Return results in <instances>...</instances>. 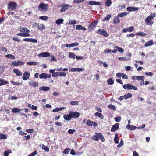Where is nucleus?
<instances>
[{
    "label": "nucleus",
    "instance_id": "nucleus-1",
    "mask_svg": "<svg viewBox=\"0 0 156 156\" xmlns=\"http://www.w3.org/2000/svg\"><path fill=\"white\" fill-rule=\"evenodd\" d=\"M38 9L41 11L45 12L48 9V5L46 4L41 3L38 6Z\"/></svg>",
    "mask_w": 156,
    "mask_h": 156
},
{
    "label": "nucleus",
    "instance_id": "nucleus-2",
    "mask_svg": "<svg viewBox=\"0 0 156 156\" xmlns=\"http://www.w3.org/2000/svg\"><path fill=\"white\" fill-rule=\"evenodd\" d=\"M33 27H35L38 29L42 30L45 29V25L43 24H39L37 23H35L32 24Z\"/></svg>",
    "mask_w": 156,
    "mask_h": 156
},
{
    "label": "nucleus",
    "instance_id": "nucleus-3",
    "mask_svg": "<svg viewBox=\"0 0 156 156\" xmlns=\"http://www.w3.org/2000/svg\"><path fill=\"white\" fill-rule=\"evenodd\" d=\"M98 23V21L97 20H95L92 22L88 27V30L90 32L92 31L93 28L96 26Z\"/></svg>",
    "mask_w": 156,
    "mask_h": 156
},
{
    "label": "nucleus",
    "instance_id": "nucleus-4",
    "mask_svg": "<svg viewBox=\"0 0 156 156\" xmlns=\"http://www.w3.org/2000/svg\"><path fill=\"white\" fill-rule=\"evenodd\" d=\"M8 7L9 9H15L17 7V4L14 2H11L8 4Z\"/></svg>",
    "mask_w": 156,
    "mask_h": 156
},
{
    "label": "nucleus",
    "instance_id": "nucleus-5",
    "mask_svg": "<svg viewBox=\"0 0 156 156\" xmlns=\"http://www.w3.org/2000/svg\"><path fill=\"white\" fill-rule=\"evenodd\" d=\"M69 113L71 118H77L80 116V113L78 112L70 111Z\"/></svg>",
    "mask_w": 156,
    "mask_h": 156
},
{
    "label": "nucleus",
    "instance_id": "nucleus-6",
    "mask_svg": "<svg viewBox=\"0 0 156 156\" xmlns=\"http://www.w3.org/2000/svg\"><path fill=\"white\" fill-rule=\"evenodd\" d=\"M86 124L87 125L90 126H98L97 123L92 121L90 120L87 121Z\"/></svg>",
    "mask_w": 156,
    "mask_h": 156
},
{
    "label": "nucleus",
    "instance_id": "nucleus-7",
    "mask_svg": "<svg viewBox=\"0 0 156 156\" xmlns=\"http://www.w3.org/2000/svg\"><path fill=\"white\" fill-rule=\"evenodd\" d=\"M98 33L100 34H101L105 37H108L109 36L108 34H107V32L104 30H101L99 29L98 30Z\"/></svg>",
    "mask_w": 156,
    "mask_h": 156
},
{
    "label": "nucleus",
    "instance_id": "nucleus-8",
    "mask_svg": "<svg viewBox=\"0 0 156 156\" xmlns=\"http://www.w3.org/2000/svg\"><path fill=\"white\" fill-rule=\"evenodd\" d=\"M24 63L20 61H14L12 63V65L13 66L23 65Z\"/></svg>",
    "mask_w": 156,
    "mask_h": 156
},
{
    "label": "nucleus",
    "instance_id": "nucleus-9",
    "mask_svg": "<svg viewBox=\"0 0 156 156\" xmlns=\"http://www.w3.org/2000/svg\"><path fill=\"white\" fill-rule=\"evenodd\" d=\"M30 76V73L27 72H25L23 74V76H22V79L23 80H26L28 79Z\"/></svg>",
    "mask_w": 156,
    "mask_h": 156
},
{
    "label": "nucleus",
    "instance_id": "nucleus-10",
    "mask_svg": "<svg viewBox=\"0 0 156 156\" xmlns=\"http://www.w3.org/2000/svg\"><path fill=\"white\" fill-rule=\"evenodd\" d=\"M156 14L155 13H151L150 15L147 17L145 19V21H151L154 19V17L155 16Z\"/></svg>",
    "mask_w": 156,
    "mask_h": 156
},
{
    "label": "nucleus",
    "instance_id": "nucleus-11",
    "mask_svg": "<svg viewBox=\"0 0 156 156\" xmlns=\"http://www.w3.org/2000/svg\"><path fill=\"white\" fill-rule=\"evenodd\" d=\"M50 56V53L47 52H42L38 54L39 56L43 57H47Z\"/></svg>",
    "mask_w": 156,
    "mask_h": 156
},
{
    "label": "nucleus",
    "instance_id": "nucleus-12",
    "mask_svg": "<svg viewBox=\"0 0 156 156\" xmlns=\"http://www.w3.org/2000/svg\"><path fill=\"white\" fill-rule=\"evenodd\" d=\"M38 83L34 81L33 80H31L29 83V85L30 87H37L38 86Z\"/></svg>",
    "mask_w": 156,
    "mask_h": 156
},
{
    "label": "nucleus",
    "instance_id": "nucleus-13",
    "mask_svg": "<svg viewBox=\"0 0 156 156\" xmlns=\"http://www.w3.org/2000/svg\"><path fill=\"white\" fill-rule=\"evenodd\" d=\"M69 7H71V5L67 4H65L61 9V12H64L69 8Z\"/></svg>",
    "mask_w": 156,
    "mask_h": 156
},
{
    "label": "nucleus",
    "instance_id": "nucleus-14",
    "mask_svg": "<svg viewBox=\"0 0 156 156\" xmlns=\"http://www.w3.org/2000/svg\"><path fill=\"white\" fill-rule=\"evenodd\" d=\"M19 29L20 32H26V33H28L30 31L28 29L24 27H20Z\"/></svg>",
    "mask_w": 156,
    "mask_h": 156
},
{
    "label": "nucleus",
    "instance_id": "nucleus-15",
    "mask_svg": "<svg viewBox=\"0 0 156 156\" xmlns=\"http://www.w3.org/2000/svg\"><path fill=\"white\" fill-rule=\"evenodd\" d=\"M139 8L137 7H127L126 9L127 11L132 12L133 11H136L138 10Z\"/></svg>",
    "mask_w": 156,
    "mask_h": 156
},
{
    "label": "nucleus",
    "instance_id": "nucleus-16",
    "mask_svg": "<svg viewBox=\"0 0 156 156\" xmlns=\"http://www.w3.org/2000/svg\"><path fill=\"white\" fill-rule=\"evenodd\" d=\"M13 72L18 76H20L22 75V73L21 71L17 69H13Z\"/></svg>",
    "mask_w": 156,
    "mask_h": 156
},
{
    "label": "nucleus",
    "instance_id": "nucleus-17",
    "mask_svg": "<svg viewBox=\"0 0 156 156\" xmlns=\"http://www.w3.org/2000/svg\"><path fill=\"white\" fill-rule=\"evenodd\" d=\"M119 124L118 123L115 124L112 127L111 130L112 131L114 132L116 131L119 128Z\"/></svg>",
    "mask_w": 156,
    "mask_h": 156
},
{
    "label": "nucleus",
    "instance_id": "nucleus-18",
    "mask_svg": "<svg viewBox=\"0 0 156 156\" xmlns=\"http://www.w3.org/2000/svg\"><path fill=\"white\" fill-rule=\"evenodd\" d=\"M101 136V134L100 133H96L95 135L93 136L94 140L96 141H98L99 139V138Z\"/></svg>",
    "mask_w": 156,
    "mask_h": 156
},
{
    "label": "nucleus",
    "instance_id": "nucleus-19",
    "mask_svg": "<svg viewBox=\"0 0 156 156\" xmlns=\"http://www.w3.org/2000/svg\"><path fill=\"white\" fill-rule=\"evenodd\" d=\"M17 35L24 37H28L30 35V34L29 33H20L17 34Z\"/></svg>",
    "mask_w": 156,
    "mask_h": 156
},
{
    "label": "nucleus",
    "instance_id": "nucleus-20",
    "mask_svg": "<svg viewBox=\"0 0 156 156\" xmlns=\"http://www.w3.org/2000/svg\"><path fill=\"white\" fill-rule=\"evenodd\" d=\"M76 29L79 30L85 31L86 30V29L84 27L80 25H77L76 26Z\"/></svg>",
    "mask_w": 156,
    "mask_h": 156
},
{
    "label": "nucleus",
    "instance_id": "nucleus-21",
    "mask_svg": "<svg viewBox=\"0 0 156 156\" xmlns=\"http://www.w3.org/2000/svg\"><path fill=\"white\" fill-rule=\"evenodd\" d=\"M154 42L153 40H151L150 41L147 42L145 44L144 46L145 47H148L154 44Z\"/></svg>",
    "mask_w": 156,
    "mask_h": 156
},
{
    "label": "nucleus",
    "instance_id": "nucleus-22",
    "mask_svg": "<svg viewBox=\"0 0 156 156\" xmlns=\"http://www.w3.org/2000/svg\"><path fill=\"white\" fill-rule=\"evenodd\" d=\"M89 4L91 5H100V2H97L93 1H90L89 2Z\"/></svg>",
    "mask_w": 156,
    "mask_h": 156
},
{
    "label": "nucleus",
    "instance_id": "nucleus-23",
    "mask_svg": "<svg viewBox=\"0 0 156 156\" xmlns=\"http://www.w3.org/2000/svg\"><path fill=\"white\" fill-rule=\"evenodd\" d=\"M126 128L130 130H134L137 128L136 126L128 124L126 125Z\"/></svg>",
    "mask_w": 156,
    "mask_h": 156
},
{
    "label": "nucleus",
    "instance_id": "nucleus-24",
    "mask_svg": "<svg viewBox=\"0 0 156 156\" xmlns=\"http://www.w3.org/2000/svg\"><path fill=\"white\" fill-rule=\"evenodd\" d=\"M49 89L50 88L48 87L44 86L40 87L39 89V90L40 91L43 90L46 91H48Z\"/></svg>",
    "mask_w": 156,
    "mask_h": 156
},
{
    "label": "nucleus",
    "instance_id": "nucleus-25",
    "mask_svg": "<svg viewBox=\"0 0 156 156\" xmlns=\"http://www.w3.org/2000/svg\"><path fill=\"white\" fill-rule=\"evenodd\" d=\"M8 83V81L4 80L3 79L0 78V86L7 84Z\"/></svg>",
    "mask_w": 156,
    "mask_h": 156
},
{
    "label": "nucleus",
    "instance_id": "nucleus-26",
    "mask_svg": "<svg viewBox=\"0 0 156 156\" xmlns=\"http://www.w3.org/2000/svg\"><path fill=\"white\" fill-rule=\"evenodd\" d=\"M63 118L65 120L67 121H69L71 119V115H70L69 113V115L65 114L63 116Z\"/></svg>",
    "mask_w": 156,
    "mask_h": 156
},
{
    "label": "nucleus",
    "instance_id": "nucleus-27",
    "mask_svg": "<svg viewBox=\"0 0 156 156\" xmlns=\"http://www.w3.org/2000/svg\"><path fill=\"white\" fill-rule=\"evenodd\" d=\"M119 17H118V16L114 17L113 19V22L114 24H116L120 21V20Z\"/></svg>",
    "mask_w": 156,
    "mask_h": 156
},
{
    "label": "nucleus",
    "instance_id": "nucleus-28",
    "mask_svg": "<svg viewBox=\"0 0 156 156\" xmlns=\"http://www.w3.org/2000/svg\"><path fill=\"white\" fill-rule=\"evenodd\" d=\"M129 14V12H124L121 13H119L118 15V17H122L124 16H125Z\"/></svg>",
    "mask_w": 156,
    "mask_h": 156
},
{
    "label": "nucleus",
    "instance_id": "nucleus-29",
    "mask_svg": "<svg viewBox=\"0 0 156 156\" xmlns=\"http://www.w3.org/2000/svg\"><path fill=\"white\" fill-rule=\"evenodd\" d=\"M118 59L122 61H127L130 60L131 58L129 57H119Z\"/></svg>",
    "mask_w": 156,
    "mask_h": 156
},
{
    "label": "nucleus",
    "instance_id": "nucleus-30",
    "mask_svg": "<svg viewBox=\"0 0 156 156\" xmlns=\"http://www.w3.org/2000/svg\"><path fill=\"white\" fill-rule=\"evenodd\" d=\"M27 64L30 66L37 65L39 64V62H28Z\"/></svg>",
    "mask_w": 156,
    "mask_h": 156
},
{
    "label": "nucleus",
    "instance_id": "nucleus-31",
    "mask_svg": "<svg viewBox=\"0 0 156 156\" xmlns=\"http://www.w3.org/2000/svg\"><path fill=\"white\" fill-rule=\"evenodd\" d=\"M95 115L97 117H98L102 119H104L103 115L100 113L98 112H96L95 113Z\"/></svg>",
    "mask_w": 156,
    "mask_h": 156
},
{
    "label": "nucleus",
    "instance_id": "nucleus-32",
    "mask_svg": "<svg viewBox=\"0 0 156 156\" xmlns=\"http://www.w3.org/2000/svg\"><path fill=\"white\" fill-rule=\"evenodd\" d=\"M41 79H46L47 78V74L45 73H42L39 75Z\"/></svg>",
    "mask_w": 156,
    "mask_h": 156
},
{
    "label": "nucleus",
    "instance_id": "nucleus-33",
    "mask_svg": "<svg viewBox=\"0 0 156 156\" xmlns=\"http://www.w3.org/2000/svg\"><path fill=\"white\" fill-rule=\"evenodd\" d=\"M64 20L62 19H59L56 21V23L59 25L62 24Z\"/></svg>",
    "mask_w": 156,
    "mask_h": 156
},
{
    "label": "nucleus",
    "instance_id": "nucleus-34",
    "mask_svg": "<svg viewBox=\"0 0 156 156\" xmlns=\"http://www.w3.org/2000/svg\"><path fill=\"white\" fill-rule=\"evenodd\" d=\"M132 94L131 93H128L124 95V99L126 100L130 98L132 96Z\"/></svg>",
    "mask_w": 156,
    "mask_h": 156
},
{
    "label": "nucleus",
    "instance_id": "nucleus-35",
    "mask_svg": "<svg viewBox=\"0 0 156 156\" xmlns=\"http://www.w3.org/2000/svg\"><path fill=\"white\" fill-rule=\"evenodd\" d=\"M22 110V109H18L16 108H13L12 110V112L14 113H18Z\"/></svg>",
    "mask_w": 156,
    "mask_h": 156
},
{
    "label": "nucleus",
    "instance_id": "nucleus-36",
    "mask_svg": "<svg viewBox=\"0 0 156 156\" xmlns=\"http://www.w3.org/2000/svg\"><path fill=\"white\" fill-rule=\"evenodd\" d=\"M12 152L11 150H9L5 151L4 152V156H8V154Z\"/></svg>",
    "mask_w": 156,
    "mask_h": 156
},
{
    "label": "nucleus",
    "instance_id": "nucleus-37",
    "mask_svg": "<svg viewBox=\"0 0 156 156\" xmlns=\"http://www.w3.org/2000/svg\"><path fill=\"white\" fill-rule=\"evenodd\" d=\"M68 70V68H64L63 69L62 68H57L56 70L58 71H66Z\"/></svg>",
    "mask_w": 156,
    "mask_h": 156
},
{
    "label": "nucleus",
    "instance_id": "nucleus-38",
    "mask_svg": "<svg viewBox=\"0 0 156 156\" xmlns=\"http://www.w3.org/2000/svg\"><path fill=\"white\" fill-rule=\"evenodd\" d=\"M7 138V137L6 135L2 133H0V139H6Z\"/></svg>",
    "mask_w": 156,
    "mask_h": 156
},
{
    "label": "nucleus",
    "instance_id": "nucleus-39",
    "mask_svg": "<svg viewBox=\"0 0 156 156\" xmlns=\"http://www.w3.org/2000/svg\"><path fill=\"white\" fill-rule=\"evenodd\" d=\"M42 149L45 150L46 151L48 152L49 151V148L44 144L42 145Z\"/></svg>",
    "mask_w": 156,
    "mask_h": 156
},
{
    "label": "nucleus",
    "instance_id": "nucleus-40",
    "mask_svg": "<svg viewBox=\"0 0 156 156\" xmlns=\"http://www.w3.org/2000/svg\"><path fill=\"white\" fill-rule=\"evenodd\" d=\"M145 77L144 76H136V80H144Z\"/></svg>",
    "mask_w": 156,
    "mask_h": 156
},
{
    "label": "nucleus",
    "instance_id": "nucleus-41",
    "mask_svg": "<svg viewBox=\"0 0 156 156\" xmlns=\"http://www.w3.org/2000/svg\"><path fill=\"white\" fill-rule=\"evenodd\" d=\"M39 19L42 20L44 21H47L48 19V16H43L39 17Z\"/></svg>",
    "mask_w": 156,
    "mask_h": 156
},
{
    "label": "nucleus",
    "instance_id": "nucleus-42",
    "mask_svg": "<svg viewBox=\"0 0 156 156\" xmlns=\"http://www.w3.org/2000/svg\"><path fill=\"white\" fill-rule=\"evenodd\" d=\"M5 56L7 58H9L12 59H14L15 58V57L14 55L10 54L6 55Z\"/></svg>",
    "mask_w": 156,
    "mask_h": 156
},
{
    "label": "nucleus",
    "instance_id": "nucleus-43",
    "mask_svg": "<svg viewBox=\"0 0 156 156\" xmlns=\"http://www.w3.org/2000/svg\"><path fill=\"white\" fill-rule=\"evenodd\" d=\"M107 82L108 85H112L114 83V80L112 78H110L107 80Z\"/></svg>",
    "mask_w": 156,
    "mask_h": 156
},
{
    "label": "nucleus",
    "instance_id": "nucleus-44",
    "mask_svg": "<svg viewBox=\"0 0 156 156\" xmlns=\"http://www.w3.org/2000/svg\"><path fill=\"white\" fill-rule=\"evenodd\" d=\"M136 35H138L141 36H145L147 35V34L143 32H138L136 34Z\"/></svg>",
    "mask_w": 156,
    "mask_h": 156
},
{
    "label": "nucleus",
    "instance_id": "nucleus-45",
    "mask_svg": "<svg viewBox=\"0 0 156 156\" xmlns=\"http://www.w3.org/2000/svg\"><path fill=\"white\" fill-rule=\"evenodd\" d=\"M114 142L116 144H118L119 143L118 137L117 134L115 135L114 137Z\"/></svg>",
    "mask_w": 156,
    "mask_h": 156
},
{
    "label": "nucleus",
    "instance_id": "nucleus-46",
    "mask_svg": "<svg viewBox=\"0 0 156 156\" xmlns=\"http://www.w3.org/2000/svg\"><path fill=\"white\" fill-rule=\"evenodd\" d=\"M99 63L101 65V64H102L103 65V66L105 67H108V65L105 62L100 61Z\"/></svg>",
    "mask_w": 156,
    "mask_h": 156
},
{
    "label": "nucleus",
    "instance_id": "nucleus-47",
    "mask_svg": "<svg viewBox=\"0 0 156 156\" xmlns=\"http://www.w3.org/2000/svg\"><path fill=\"white\" fill-rule=\"evenodd\" d=\"M11 82L12 84L14 85H22V83L15 82L12 80L11 81Z\"/></svg>",
    "mask_w": 156,
    "mask_h": 156
},
{
    "label": "nucleus",
    "instance_id": "nucleus-48",
    "mask_svg": "<svg viewBox=\"0 0 156 156\" xmlns=\"http://www.w3.org/2000/svg\"><path fill=\"white\" fill-rule=\"evenodd\" d=\"M69 57L70 58H75L76 57V55L73 53L70 52L69 54Z\"/></svg>",
    "mask_w": 156,
    "mask_h": 156
},
{
    "label": "nucleus",
    "instance_id": "nucleus-49",
    "mask_svg": "<svg viewBox=\"0 0 156 156\" xmlns=\"http://www.w3.org/2000/svg\"><path fill=\"white\" fill-rule=\"evenodd\" d=\"M76 21L75 20H70L68 22V24H69L74 25L76 24Z\"/></svg>",
    "mask_w": 156,
    "mask_h": 156
},
{
    "label": "nucleus",
    "instance_id": "nucleus-50",
    "mask_svg": "<svg viewBox=\"0 0 156 156\" xmlns=\"http://www.w3.org/2000/svg\"><path fill=\"white\" fill-rule=\"evenodd\" d=\"M111 4L112 2L110 0H107L106 2V5L108 7H109Z\"/></svg>",
    "mask_w": 156,
    "mask_h": 156
},
{
    "label": "nucleus",
    "instance_id": "nucleus-51",
    "mask_svg": "<svg viewBox=\"0 0 156 156\" xmlns=\"http://www.w3.org/2000/svg\"><path fill=\"white\" fill-rule=\"evenodd\" d=\"M70 104L72 105H77L79 104V102L76 101H72L70 102Z\"/></svg>",
    "mask_w": 156,
    "mask_h": 156
},
{
    "label": "nucleus",
    "instance_id": "nucleus-52",
    "mask_svg": "<svg viewBox=\"0 0 156 156\" xmlns=\"http://www.w3.org/2000/svg\"><path fill=\"white\" fill-rule=\"evenodd\" d=\"M124 142L123 141L122 139L120 141V142L119 144L117 145V147L119 148L121 147L123 144Z\"/></svg>",
    "mask_w": 156,
    "mask_h": 156
},
{
    "label": "nucleus",
    "instance_id": "nucleus-53",
    "mask_svg": "<svg viewBox=\"0 0 156 156\" xmlns=\"http://www.w3.org/2000/svg\"><path fill=\"white\" fill-rule=\"evenodd\" d=\"M70 150V148H66L64 150L63 153L64 154H68L69 153Z\"/></svg>",
    "mask_w": 156,
    "mask_h": 156
},
{
    "label": "nucleus",
    "instance_id": "nucleus-54",
    "mask_svg": "<svg viewBox=\"0 0 156 156\" xmlns=\"http://www.w3.org/2000/svg\"><path fill=\"white\" fill-rule=\"evenodd\" d=\"M84 0H73L74 3L76 4H79L83 2Z\"/></svg>",
    "mask_w": 156,
    "mask_h": 156
},
{
    "label": "nucleus",
    "instance_id": "nucleus-55",
    "mask_svg": "<svg viewBox=\"0 0 156 156\" xmlns=\"http://www.w3.org/2000/svg\"><path fill=\"white\" fill-rule=\"evenodd\" d=\"M114 119L116 122H118L121 120V118L120 116L116 117L114 118Z\"/></svg>",
    "mask_w": 156,
    "mask_h": 156
},
{
    "label": "nucleus",
    "instance_id": "nucleus-56",
    "mask_svg": "<svg viewBox=\"0 0 156 156\" xmlns=\"http://www.w3.org/2000/svg\"><path fill=\"white\" fill-rule=\"evenodd\" d=\"M111 15H110V14H108L107 15V16L104 18V20H106V21L109 20V19H110V18H111Z\"/></svg>",
    "mask_w": 156,
    "mask_h": 156
},
{
    "label": "nucleus",
    "instance_id": "nucleus-57",
    "mask_svg": "<svg viewBox=\"0 0 156 156\" xmlns=\"http://www.w3.org/2000/svg\"><path fill=\"white\" fill-rule=\"evenodd\" d=\"M37 153V151H35L34 152L32 153H31L29 154L27 156H34V155H36Z\"/></svg>",
    "mask_w": 156,
    "mask_h": 156
},
{
    "label": "nucleus",
    "instance_id": "nucleus-58",
    "mask_svg": "<svg viewBox=\"0 0 156 156\" xmlns=\"http://www.w3.org/2000/svg\"><path fill=\"white\" fill-rule=\"evenodd\" d=\"M128 29L129 32H131L133 31L134 28L133 26H130L128 28Z\"/></svg>",
    "mask_w": 156,
    "mask_h": 156
},
{
    "label": "nucleus",
    "instance_id": "nucleus-59",
    "mask_svg": "<svg viewBox=\"0 0 156 156\" xmlns=\"http://www.w3.org/2000/svg\"><path fill=\"white\" fill-rule=\"evenodd\" d=\"M76 132V130L74 129H69L68 131V132L70 134H73Z\"/></svg>",
    "mask_w": 156,
    "mask_h": 156
},
{
    "label": "nucleus",
    "instance_id": "nucleus-60",
    "mask_svg": "<svg viewBox=\"0 0 156 156\" xmlns=\"http://www.w3.org/2000/svg\"><path fill=\"white\" fill-rule=\"evenodd\" d=\"M66 75V73L64 72H60L59 73V76H65Z\"/></svg>",
    "mask_w": 156,
    "mask_h": 156
},
{
    "label": "nucleus",
    "instance_id": "nucleus-61",
    "mask_svg": "<svg viewBox=\"0 0 156 156\" xmlns=\"http://www.w3.org/2000/svg\"><path fill=\"white\" fill-rule=\"evenodd\" d=\"M108 107L109 108H110L111 109H112V110H114L116 109V108L115 107V106L114 105H109L108 106Z\"/></svg>",
    "mask_w": 156,
    "mask_h": 156
},
{
    "label": "nucleus",
    "instance_id": "nucleus-62",
    "mask_svg": "<svg viewBox=\"0 0 156 156\" xmlns=\"http://www.w3.org/2000/svg\"><path fill=\"white\" fill-rule=\"evenodd\" d=\"M111 51L112 50L111 49H107L104 50V53L105 54H108V53H110Z\"/></svg>",
    "mask_w": 156,
    "mask_h": 156
},
{
    "label": "nucleus",
    "instance_id": "nucleus-63",
    "mask_svg": "<svg viewBox=\"0 0 156 156\" xmlns=\"http://www.w3.org/2000/svg\"><path fill=\"white\" fill-rule=\"evenodd\" d=\"M59 75V73L58 72H54V73L52 74V76L53 77H57Z\"/></svg>",
    "mask_w": 156,
    "mask_h": 156
},
{
    "label": "nucleus",
    "instance_id": "nucleus-64",
    "mask_svg": "<svg viewBox=\"0 0 156 156\" xmlns=\"http://www.w3.org/2000/svg\"><path fill=\"white\" fill-rule=\"evenodd\" d=\"M133 85L130 84H127L126 85V88L128 90L132 89Z\"/></svg>",
    "mask_w": 156,
    "mask_h": 156
}]
</instances>
